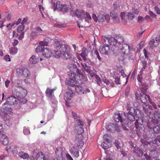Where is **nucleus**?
<instances>
[{
    "instance_id": "f257e3e1",
    "label": "nucleus",
    "mask_w": 160,
    "mask_h": 160,
    "mask_svg": "<svg viewBox=\"0 0 160 160\" xmlns=\"http://www.w3.org/2000/svg\"><path fill=\"white\" fill-rule=\"evenodd\" d=\"M13 92L17 97L18 102L22 104H25L27 102V100L25 98L27 94V90L21 87L17 86L14 88Z\"/></svg>"
},
{
    "instance_id": "f03ea898",
    "label": "nucleus",
    "mask_w": 160,
    "mask_h": 160,
    "mask_svg": "<svg viewBox=\"0 0 160 160\" xmlns=\"http://www.w3.org/2000/svg\"><path fill=\"white\" fill-rule=\"evenodd\" d=\"M76 72L77 73L76 75V82L82 84L87 81L88 79L85 76L83 73L79 69H77Z\"/></svg>"
},
{
    "instance_id": "7ed1b4c3",
    "label": "nucleus",
    "mask_w": 160,
    "mask_h": 160,
    "mask_svg": "<svg viewBox=\"0 0 160 160\" xmlns=\"http://www.w3.org/2000/svg\"><path fill=\"white\" fill-rule=\"evenodd\" d=\"M135 96L137 100H140L144 104H146L148 101L150 102V97L143 92H142L138 94L137 92L135 93Z\"/></svg>"
},
{
    "instance_id": "20e7f679",
    "label": "nucleus",
    "mask_w": 160,
    "mask_h": 160,
    "mask_svg": "<svg viewBox=\"0 0 160 160\" xmlns=\"http://www.w3.org/2000/svg\"><path fill=\"white\" fill-rule=\"evenodd\" d=\"M16 71L18 75L24 78L29 77L31 75L29 70L25 68H18L16 69Z\"/></svg>"
},
{
    "instance_id": "39448f33",
    "label": "nucleus",
    "mask_w": 160,
    "mask_h": 160,
    "mask_svg": "<svg viewBox=\"0 0 160 160\" xmlns=\"http://www.w3.org/2000/svg\"><path fill=\"white\" fill-rule=\"evenodd\" d=\"M140 142L143 145L144 147L147 146L148 147V149L150 153L154 152L156 150V146L153 144H151L150 142L147 141L142 138L140 139Z\"/></svg>"
},
{
    "instance_id": "423d86ee",
    "label": "nucleus",
    "mask_w": 160,
    "mask_h": 160,
    "mask_svg": "<svg viewBox=\"0 0 160 160\" xmlns=\"http://www.w3.org/2000/svg\"><path fill=\"white\" fill-rule=\"evenodd\" d=\"M149 116V118L152 120L153 122L158 124V120L160 119V112L155 111L153 113L150 112Z\"/></svg>"
},
{
    "instance_id": "0eeeda50",
    "label": "nucleus",
    "mask_w": 160,
    "mask_h": 160,
    "mask_svg": "<svg viewBox=\"0 0 160 160\" xmlns=\"http://www.w3.org/2000/svg\"><path fill=\"white\" fill-rule=\"evenodd\" d=\"M10 105V104L5 102L1 108V112L7 114H11L12 113V109Z\"/></svg>"
},
{
    "instance_id": "6e6552de",
    "label": "nucleus",
    "mask_w": 160,
    "mask_h": 160,
    "mask_svg": "<svg viewBox=\"0 0 160 160\" xmlns=\"http://www.w3.org/2000/svg\"><path fill=\"white\" fill-rule=\"evenodd\" d=\"M54 46L55 48L62 51H66L68 48V46L63 44L61 41L58 40L55 42Z\"/></svg>"
},
{
    "instance_id": "1a4fd4ad",
    "label": "nucleus",
    "mask_w": 160,
    "mask_h": 160,
    "mask_svg": "<svg viewBox=\"0 0 160 160\" xmlns=\"http://www.w3.org/2000/svg\"><path fill=\"white\" fill-rule=\"evenodd\" d=\"M141 116V115L140 114L139 117H137L138 118L136 120L135 123V126L137 129L140 132H141L142 131H143V129L142 128L143 122L142 120L140 117Z\"/></svg>"
},
{
    "instance_id": "9d476101",
    "label": "nucleus",
    "mask_w": 160,
    "mask_h": 160,
    "mask_svg": "<svg viewBox=\"0 0 160 160\" xmlns=\"http://www.w3.org/2000/svg\"><path fill=\"white\" fill-rule=\"evenodd\" d=\"M56 7L58 10L63 12H67L69 8L68 6L66 4H61V2L58 1L57 2Z\"/></svg>"
},
{
    "instance_id": "9b49d317",
    "label": "nucleus",
    "mask_w": 160,
    "mask_h": 160,
    "mask_svg": "<svg viewBox=\"0 0 160 160\" xmlns=\"http://www.w3.org/2000/svg\"><path fill=\"white\" fill-rule=\"evenodd\" d=\"M74 93L70 89H68L67 90V92L64 95V99L66 101V105H67V103L69 102L70 101L71 98L73 96Z\"/></svg>"
},
{
    "instance_id": "f8f14e48",
    "label": "nucleus",
    "mask_w": 160,
    "mask_h": 160,
    "mask_svg": "<svg viewBox=\"0 0 160 160\" xmlns=\"http://www.w3.org/2000/svg\"><path fill=\"white\" fill-rule=\"evenodd\" d=\"M6 102L10 105H17L18 103V98L14 96H11L7 99Z\"/></svg>"
},
{
    "instance_id": "ddd939ff",
    "label": "nucleus",
    "mask_w": 160,
    "mask_h": 160,
    "mask_svg": "<svg viewBox=\"0 0 160 160\" xmlns=\"http://www.w3.org/2000/svg\"><path fill=\"white\" fill-rule=\"evenodd\" d=\"M132 152L135 156L139 157H142L143 154L142 150L138 146L134 147Z\"/></svg>"
},
{
    "instance_id": "4468645a",
    "label": "nucleus",
    "mask_w": 160,
    "mask_h": 160,
    "mask_svg": "<svg viewBox=\"0 0 160 160\" xmlns=\"http://www.w3.org/2000/svg\"><path fill=\"white\" fill-rule=\"evenodd\" d=\"M121 49L122 53L124 54H127L130 50V47L128 44L124 43L121 46Z\"/></svg>"
},
{
    "instance_id": "2eb2a0df",
    "label": "nucleus",
    "mask_w": 160,
    "mask_h": 160,
    "mask_svg": "<svg viewBox=\"0 0 160 160\" xmlns=\"http://www.w3.org/2000/svg\"><path fill=\"white\" fill-rule=\"evenodd\" d=\"M140 113V111L138 109L134 110L133 107H131L128 112L127 115L128 114L134 115V114L136 117H139V114Z\"/></svg>"
},
{
    "instance_id": "dca6fc26",
    "label": "nucleus",
    "mask_w": 160,
    "mask_h": 160,
    "mask_svg": "<svg viewBox=\"0 0 160 160\" xmlns=\"http://www.w3.org/2000/svg\"><path fill=\"white\" fill-rule=\"evenodd\" d=\"M109 50V46L108 45L101 46L99 49V52L105 55L108 54Z\"/></svg>"
},
{
    "instance_id": "f3484780",
    "label": "nucleus",
    "mask_w": 160,
    "mask_h": 160,
    "mask_svg": "<svg viewBox=\"0 0 160 160\" xmlns=\"http://www.w3.org/2000/svg\"><path fill=\"white\" fill-rule=\"evenodd\" d=\"M0 142L4 145H7L9 141L7 137L3 134L0 135Z\"/></svg>"
},
{
    "instance_id": "a211bd4d",
    "label": "nucleus",
    "mask_w": 160,
    "mask_h": 160,
    "mask_svg": "<svg viewBox=\"0 0 160 160\" xmlns=\"http://www.w3.org/2000/svg\"><path fill=\"white\" fill-rule=\"evenodd\" d=\"M75 13L77 17L80 18L82 19L85 17V12L82 10H76Z\"/></svg>"
},
{
    "instance_id": "6ab92c4d",
    "label": "nucleus",
    "mask_w": 160,
    "mask_h": 160,
    "mask_svg": "<svg viewBox=\"0 0 160 160\" xmlns=\"http://www.w3.org/2000/svg\"><path fill=\"white\" fill-rule=\"evenodd\" d=\"M88 54V50L87 48L84 47H83L81 53L80 54V55L84 61L86 60V57L87 56Z\"/></svg>"
},
{
    "instance_id": "aec40b11",
    "label": "nucleus",
    "mask_w": 160,
    "mask_h": 160,
    "mask_svg": "<svg viewBox=\"0 0 160 160\" xmlns=\"http://www.w3.org/2000/svg\"><path fill=\"white\" fill-rule=\"evenodd\" d=\"M52 54L51 50L47 48L44 49L43 51L42 55L46 58H49L51 56Z\"/></svg>"
},
{
    "instance_id": "412c9836",
    "label": "nucleus",
    "mask_w": 160,
    "mask_h": 160,
    "mask_svg": "<svg viewBox=\"0 0 160 160\" xmlns=\"http://www.w3.org/2000/svg\"><path fill=\"white\" fill-rule=\"evenodd\" d=\"M68 49H66V51H62L63 52V58L65 59H70L72 57V54L70 52L68 51Z\"/></svg>"
},
{
    "instance_id": "4be33fe9",
    "label": "nucleus",
    "mask_w": 160,
    "mask_h": 160,
    "mask_svg": "<svg viewBox=\"0 0 160 160\" xmlns=\"http://www.w3.org/2000/svg\"><path fill=\"white\" fill-rule=\"evenodd\" d=\"M159 39L158 40V41L157 40H156V41H155L154 39H152L149 42L150 47L152 48H153L157 46L159 44Z\"/></svg>"
},
{
    "instance_id": "5701e85b",
    "label": "nucleus",
    "mask_w": 160,
    "mask_h": 160,
    "mask_svg": "<svg viewBox=\"0 0 160 160\" xmlns=\"http://www.w3.org/2000/svg\"><path fill=\"white\" fill-rule=\"evenodd\" d=\"M55 89H50L49 88H47L46 91V95L50 98H52L53 94V92Z\"/></svg>"
},
{
    "instance_id": "b1692460",
    "label": "nucleus",
    "mask_w": 160,
    "mask_h": 160,
    "mask_svg": "<svg viewBox=\"0 0 160 160\" xmlns=\"http://www.w3.org/2000/svg\"><path fill=\"white\" fill-rule=\"evenodd\" d=\"M71 152L74 156L78 158L79 156V152L78 149L76 148L75 147H73L71 149Z\"/></svg>"
},
{
    "instance_id": "393cba45",
    "label": "nucleus",
    "mask_w": 160,
    "mask_h": 160,
    "mask_svg": "<svg viewBox=\"0 0 160 160\" xmlns=\"http://www.w3.org/2000/svg\"><path fill=\"white\" fill-rule=\"evenodd\" d=\"M108 42L110 45L114 46L116 44V40L115 38L111 37H108Z\"/></svg>"
},
{
    "instance_id": "a878e982",
    "label": "nucleus",
    "mask_w": 160,
    "mask_h": 160,
    "mask_svg": "<svg viewBox=\"0 0 160 160\" xmlns=\"http://www.w3.org/2000/svg\"><path fill=\"white\" fill-rule=\"evenodd\" d=\"M75 79L74 78H70L66 82L67 84L72 87L75 86L76 82H75Z\"/></svg>"
},
{
    "instance_id": "bb28decb",
    "label": "nucleus",
    "mask_w": 160,
    "mask_h": 160,
    "mask_svg": "<svg viewBox=\"0 0 160 160\" xmlns=\"http://www.w3.org/2000/svg\"><path fill=\"white\" fill-rule=\"evenodd\" d=\"M116 43L118 42L120 44H121L123 42L124 39L123 37L119 35L116 37Z\"/></svg>"
},
{
    "instance_id": "cd10ccee",
    "label": "nucleus",
    "mask_w": 160,
    "mask_h": 160,
    "mask_svg": "<svg viewBox=\"0 0 160 160\" xmlns=\"http://www.w3.org/2000/svg\"><path fill=\"white\" fill-rule=\"evenodd\" d=\"M152 122V120H151L150 122H148L147 123V126L148 128L150 129H153L154 125L158 124L156 122L154 123Z\"/></svg>"
},
{
    "instance_id": "c85d7f7f",
    "label": "nucleus",
    "mask_w": 160,
    "mask_h": 160,
    "mask_svg": "<svg viewBox=\"0 0 160 160\" xmlns=\"http://www.w3.org/2000/svg\"><path fill=\"white\" fill-rule=\"evenodd\" d=\"M55 54L54 55V57L56 58H59L62 57L63 52L62 51L59 50L58 51H54Z\"/></svg>"
},
{
    "instance_id": "c756f323",
    "label": "nucleus",
    "mask_w": 160,
    "mask_h": 160,
    "mask_svg": "<svg viewBox=\"0 0 160 160\" xmlns=\"http://www.w3.org/2000/svg\"><path fill=\"white\" fill-rule=\"evenodd\" d=\"M40 45L37 47V48L36 49V51L37 52H41L44 49V45H42V43H39Z\"/></svg>"
},
{
    "instance_id": "7c9ffc66",
    "label": "nucleus",
    "mask_w": 160,
    "mask_h": 160,
    "mask_svg": "<svg viewBox=\"0 0 160 160\" xmlns=\"http://www.w3.org/2000/svg\"><path fill=\"white\" fill-rule=\"evenodd\" d=\"M115 121L117 122H122V117H121V114L120 113H118L117 114L115 115Z\"/></svg>"
},
{
    "instance_id": "2f4dec72",
    "label": "nucleus",
    "mask_w": 160,
    "mask_h": 160,
    "mask_svg": "<svg viewBox=\"0 0 160 160\" xmlns=\"http://www.w3.org/2000/svg\"><path fill=\"white\" fill-rule=\"evenodd\" d=\"M127 117L128 119L131 122L130 123L131 125H133V123L132 122L134 121L135 120L134 115L128 114V115H127Z\"/></svg>"
},
{
    "instance_id": "473e14b6",
    "label": "nucleus",
    "mask_w": 160,
    "mask_h": 160,
    "mask_svg": "<svg viewBox=\"0 0 160 160\" xmlns=\"http://www.w3.org/2000/svg\"><path fill=\"white\" fill-rule=\"evenodd\" d=\"M101 146L104 149H107L109 148L110 147L109 142H103L102 143Z\"/></svg>"
},
{
    "instance_id": "72a5a7b5",
    "label": "nucleus",
    "mask_w": 160,
    "mask_h": 160,
    "mask_svg": "<svg viewBox=\"0 0 160 160\" xmlns=\"http://www.w3.org/2000/svg\"><path fill=\"white\" fill-rule=\"evenodd\" d=\"M38 59L34 55H32L30 58V63L32 64L36 63L38 61Z\"/></svg>"
},
{
    "instance_id": "f704fd0d",
    "label": "nucleus",
    "mask_w": 160,
    "mask_h": 160,
    "mask_svg": "<svg viewBox=\"0 0 160 160\" xmlns=\"http://www.w3.org/2000/svg\"><path fill=\"white\" fill-rule=\"evenodd\" d=\"M152 129L155 133H159L160 132V125L159 124L154 126Z\"/></svg>"
},
{
    "instance_id": "c9c22d12",
    "label": "nucleus",
    "mask_w": 160,
    "mask_h": 160,
    "mask_svg": "<svg viewBox=\"0 0 160 160\" xmlns=\"http://www.w3.org/2000/svg\"><path fill=\"white\" fill-rule=\"evenodd\" d=\"M97 18L99 22H102L105 19L106 17L104 14L100 13L98 15Z\"/></svg>"
},
{
    "instance_id": "e433bc0d",
    "label": "nucleus",
    "mask_w": 160,
    "mask_h": 160,
    "mask_svg": "<svg viewBox=\"0 0 160 160\" xmlns=\"http://www.w3.org/2000/svg\"><path fill=\"white\" fill-rule=\"evenodd\" d=\"M68 75L70 78H73L75 79L76 82V75L74 73V72L72 71H70L69 72H68Z\"/></svg>"
},
{
    "instance_id": "4c0bfd02",
    "label": "nucleus",
    "mask_w": 160,
    "mask_h": 160,
    "mask_svg": "<svg viewBox=\"0 0 160 160\" xmlns=\"http://www.w3.org/2000/svg\"><path fill=\"white\" fill-rule=\"evenodd\" d=\"M75 90L76 92L78 94L82 93V87L79 85H76L75 86Z\"/></svg>"
},
{
    "instance_id": "58836bf2",
    "label": "nucleus",
    "mask_w": 160,
    "mask_h": 160,
    "mask_svg": "<svg viewBox=\"0 0 160 160\" xmlns=\"http://www.w3.org/2000/svg\"><path fill=\"white\" fill-rule=\"evenodd\" d=\"M62 149L60 147H58L55 152L56 155L58 157L62 156Z\"/></svg>"
},
{
    "instance_id": "ea45409f",
    "label": "nucleus",
    "mask_w": 160,
    "mask_h": 160,
    "mask_svg": "<svg viewBox=\"0 0 160 160\" xmlns=\"http://www.w3.org/2000/svg\"><path fill=\"white\" fill-rule=\"evenodd\" d=\"M76 122L77 123V125L75 126L76 127V128H77L78 127H83L84 126V122L80 119L77 120Z\"/></svg>"
},
{
    "instance_id": "a19ab883",
    "label": "nucleus",
    "mask_w": 160,
    "mask_h": 160,
    "mask_svg": "<svg viewBox=\"0 0 160 160\" xmlns=\"http://www.w3.org/2000/svg\"><path fill=\"white\" fill-rule=\"evenodd\" d=\"M75 129L77 131L78 134H80L83 133L84 129L83 127H79L77 128H76V127H75Z\"/></svg>"
},
{
    "instance_id": "79ce46f5",
    "label": "nucleus",
    "mask_w": 160,
    "mask_h": 160,
    "mask_svg": "<svg viewBox=\"0 0 160 160\" xmlns=\"http://www.w3.org/2000/svg\"><path fill=\"white\" fill-rule=\"evenodd\" d=\"M18 155L20 157L24 159L26 158L29 157L27 153L23 152H19Z\"/></svg>"
},
{
    "instance_id": "37998d69",
    "label": "nucleus",
    "mask_w": 160,
    "mask_h": 160,
    "mask_svg": "<svg viewBox=\"0 0 160 160\" xmlns=\"http://www.w3.org/2000/svg\"><path fill=\"white\" fill-rule=\"evenodd\" d=\"M127 16L128 19L130 20H132L135 18V16L133 13L131 12H128L127 15Z\"/></svg>"
},
{
    "instance_id": "c03bdc74",
    "label": "nucleus",
    "mask_w": 160,
    "mask_h": 160,
    "mask_svg": "<svg viewBox=\"0 0 160 160\" xmlns=\"http://www.w3.org/2000/svg\"><path fill=\"white\" fill-rule=\"evenodd\" d=\"M110 16L113 19H116L118 17L117 13L114 10L111 11L110 13Z\"/></svg>"
},
{
    "instance_id": "a18cd8bd",
    "label": "nucleus",
    "mask_w": 160,
    "mask_h": 160,
    "mask_svg": "<svg viewBox=\"0 0 160 160\" xmlns=\"http://www.w3.org/2000/svg\"><path fill=\"white\" fill-rule=\"evenodd\" d=\"M36 158L37 160H44V156L42 154L39 153L37 155Z\"/></svg>"
},
{
    "instance_id": "49530a36",
    "label": "nucleus",
    "mask_w": 160,
    "mask_h": 160,
    "mask_svg": "<svg viewBox=\"0 0 160 160\" xmlns=\"http://www.w3.org/2000/svg\"><path fill=\"white\" fill-rule=\"evenodd\" d=\"M50 42L49 39L47 38L45 39L43 41L40 42V43H42V44L44 45V47L45 46H47Z\"/></svg>"
},
{
    "instance_id": "de8ad7c7",
    "label": "nucleus",
    "mask_w": 160,
    "mask_h": 160,
    "mask_svg": "<svg viewBox=\"0 0 160 160\" xmlns=\"http://www.w3.org/2000/svg\"><path fill=\"white\" fill-rule=\"evenodd\" d=\"M24 28V24H21L19 25L17 28V32L18 33L21 32L22 31H23Z\"/></svg>"
},
{
    "instance_id": "09e8293b",
    "label": "nucleus",
    "mask_w": 160,
    "mask_h": 160,
    "mask_svg": "<svg viewBox=\"0 0 160 160\" xmlns=\"http://www.w3.org/2000/svg\"><path fill=\"white\" fill-rule=\"evenodd\" d=\"M18 49L16 48H11L9 50L11 54L14 55L17 52Z\"/></svg>"
},
{
    "instance_id": "8fccbe9b",
    "label": "nucleus",
    "mask_w": 160,
    "mask_h": 160,
    "mask_svg": "<svg viewBox=\"0 0 160 160\" xmlns=\"http://www.w3.org/2000/svg\"><path fill=\"white\" fill-rule=\"evenodd\" d=\"M108 38L105 37V38H102V42L103 44L105 45L108 46Z\"/></svg>"
},
{
    "instance_id": "3c124183",
    "label": "nucleus",
    "mask_w": 160,
    "mask_h": 160,
    "mask_svg": "<svg viewBox=\"0 0 160 160\" xmlns=\"http://www.w3.org/2000/svg\"><path fill=\"white\" fill-rule=\"evenodd\" d=\"M143 109L146 114L148 113L149 112L148 107L147 105H144L143 106Z\"/></svg>"
},
{
    "instance_id": "603ef678",
    "label": "nucleus",
    "mask_w": 160,
    "mask_h": 160,
    "mask_svg": "<svg viewBox=\"0 0 160 160\" xmlns=\"http://www.w3.org/2000/svg\"><path fill=\"white\" fill-rule=\"evenodd\" d=\"M36 32L37 33H38L39 34H41L43 32L42 29L39 27H37L36 28Z\"/></svg>"
},
{
    "instance_id": "864d4df0",
    "label": "nucleus",
    "mask_w": 160,
    "mask_h": 160,
    "mask_svg": "<svg viewBox=\"0 0 160 160\" xmlns=\"http://www.w3.org/2000/svg\"><path fill=\"white\" fill-rule=\"evenodd\" d=\"M94 54H95L97 57L98 58L99 60L101 61V58L100 57L99 52L97 50H95L94 52Z\"/></svg>"
},
{
    "instance_id": "5fc2aeb1",
    "label": "nucleus",
    "mask_w": 160,
    "mask_h": 160,
    "mask_svg": "<svg viewBox=\"0 0 160 160\" xmlns=\"http://www.w3.org/2000/svg\"><path fill=\"white\" fill-rule=\"evenodd\" d=\"M114 143L115 146L118 149H119L120 148V143L118 140H115Z\"/></svg>"
},
{
    "instance_id": "6e6d98bb",
    "label": "nucleus",
    "mask_w": 160,
    "mask_h": 160,
    "mask_svg": "<svg viewBox=\"0 0 160 160\" xmlns=\"http://www.w3.org/2000/svg\"><path fill=\"white\" fill-rule=\"evenodd\" d=\"M120 77L117 76L116 77L115 79V82L118 84H121V81L120 80Z\"/></svg>"
},
{
    "instance_id": "4d7b16f0",
    "label": "nucleus",
    "mask_w": 160,
    "mask_h": 160,
    "mask_svg": "<svg viewBox=\"0 0 160 160\" xmlns=\"http://www.w3.org/2000/svg\"><path fill=\"white\" fill-rule=\"evenodd\" d=\"M130 89V86H128L126 87L125 93L126 96H127L128 95Z\"/></svg>"
},
{
    "instance_id": "13d9d810",
    "label": "nucleus",
    "mask_w": 160,
    "mask_h": 160,
    "mask_svg": "<svg viewBox=\"0 0 160 160\" xmlns=\"http://www.w3.org/2000/svg\"><path fill=\"white\" fill-rule=\"evenodd\" d=\"M82 66L84 69L86 68H88L89 67V65L87 63L85 62H82L81 63Z\"/></svg>"
},
{
    "instance_id": "bf43d9fd",
    "label": "nucleus",
    "mask_w": 160,
    "mask_h": 160,
    "mask_svg": "<svg viewBox=\"0 0 160 160\" xmlns=\"http://www.w3.org/2000/svg\"><path fill=\"white\" fill-rule=\"evenodd\" d=\"M38 34L36 32H33L31 34V37L32 38H34L37 37Z\"/></svg>"
},
{
    "instance_id": "052dcab7",
    "label": "nucleus",
    "mask_w": 160,
    "mask_h": 160,
    "mask_svg": "<svg viewBox=\"0 0 160 160\" xmlns=\"http://www.w3.org/2000/svg\"><path fill=\"white\" fill-rule=\"evenodd\" d=\"M132 11L134 14H138L139 12V10L138 8H132Z\"/></svg>"
},
{
    "instance_id": "680f3d73",
    "label": "nucleus",
    "mask_w": 160,
    "mask_h": 160,
    "mask_svg": "<svg viewBox=\"0 0 160 160\" xmlns=\"http://www.w3.org/2000/svg\"><path fill=\"white\" fill-rule=\"evenodd\" d=\"M144 156L145 157V158L146 159V160H151V157L149 155H148V154L147 153H145L144 154Z\"/></svg>"
},
{
    "instance_id": "e2e57ef3",
    "label": "nucleus",
    "mask_w": 160,
    "mask_h": 160,
    "mask_svg": "<svg viewBox=\"0 0 160 160\" xmlns=\"http://www.w3.org/2000/svg\"><path fill=\"white\" fill-rule=\"evenodd\" d=\"M4 59L5 60L7 61H11L10 58L8 55H7L5 56L4 57Z\"/></svg>"
},
{
    "instance_id": "0e129e2a",
    "label": "nucleus",
    "mask_w": 160,
    "mask_h": 160,
    "mask_svg": "<svg viewBox=\"0 0 160 160\" xmlns=\"http://www.w3.org/2000/svg\"><path fill=\"white\" fill-rule=\"evenodd\" d=\"M18 40L16 39H14L13 42H12V45L13 46H15L18 45Z\"/></svg>"
},
{
    "instance_id": "69168bd1",
    "label": "nucleus",
    "mask_w": 160,
    "mask_h": 160,
    "mask_svg": "<svg viewBox=\"0 0 160 160\" xmlns=\"http://www.w3.org/2000/svg\"><path fill=\"white\" fill-rule=\"evenodd\" d=\"M137 79L139 82L140 83L142 82L143 81V78L141 74L138 76L137 78Z\"/></svg>"
},
{
    "instance_id": "338daca9",
    "label": "nucleus",
    "mask_w": 160,
    "mask_h": 160,
    "mask_svg": "<svg viewBox=\"0 0 160 160\" xmlns=\"http://www.w3.org/2000/svg\"><path fill=\"white\" fill-rule=\"evenodd\" d=\"M154 9L157 14H160V9L157 6H156L155 7Z\"/></svg>"
},
{
    "instance_id": "774afa93",
    "label": "nucleus",
    "mask_w": 160,
    "mask_h": 160,
    "mask_svg": "<svg viewBox=\"0 0 160 160\" xmlns=\"http://www.w3.org/2000/svg\"><path fill=\"white\" fill-rule=\"evenodd\" d=\"M24 32H22L21 34H20L18 37V38L19 40H22L24 37Z\"/></svg>"
}]
</instances>
